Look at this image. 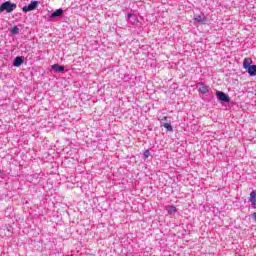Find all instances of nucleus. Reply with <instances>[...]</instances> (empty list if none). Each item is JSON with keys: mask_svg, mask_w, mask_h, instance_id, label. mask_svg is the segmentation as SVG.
Here are the masks:
<instances>
[{"mask_svg": "<svg viewBox=\"0 0 256 256\" xmlns=\"http://www.w3.org/2000/svg\"><path fill=\"white\" fill-rule=\"evenodd\" d=\"M17 9V4L12 3L11 1H6L0 6V13L6 11V13H13Z\"/></svg>", "mask_w": 256, "mask_h": 256, "instance_id": "1", "label": "nucleus"}, {"mask_svg": "<svg viewBox=\"0 0 256 256\" xmlns=\"http://www.w3.org/2000/svg\"><path fill=\"white\" fill-rule=\"evenodd\" d=\"M39 5L38 1H32L30 4H28L27 6H24L22 8V11L24 13H29V11H35V9H37V6Z\"/></svg>", "mask_w": 256, "mask_h": 256, "instance_id": "2", "label": "nucleus"}, {"mask_svg": "<svg viewBox=\"0 0 256 256\" xmlns=\"http://www.w3.org/2000/svg\"><path fill=\"white\" fill-rule=\"evenodd\" d=\"M194 23H202V25H207V16L205 14L194 15Z\"/></svg>", "mask_w": 256, "mask_h": 256, "instance_id": "3", "label": "nucleus"}, {"mask_svg": "<svg viewBox=\"0 0 256 256\" xmlns=\"http://www.w3.org/2000/svg\"><path fill=\"white\" fill-rule=\"evenodd\" d=\"M216 97L219 99V101H222L224 103H229L231 101V98L227 94L221 91L216 92Z\"/></svg>", "mask_w": 256, "mask_h": 256, "instance_id": "4", "label": "nucleus"}, {"mask_svg": "<svg viewBox=\"0 0 256 256\" xmlns=\"http://www.w3.org/2000/svg\"><path fill=\"white\" fill-rule=\"evenodd\" d=\"M51 69L55 73H63V71H65V66H61L59 64H54V65H52Z\"/></svg>", "mask_w": 256, "mask_h": 256, "instance_id": "5", "label": "nucleus"}, {"mask_svg": "<svg viewBox=\"0 0 256 256\" xmlns=\"http://www.w3.org/2000/svg\"><path fill=\"white\" fill-rule=\"evenodd\" d=\"M249 201L254 209H256V191H252L250 193Z\"/></svg>", "mask_w": 256, "mask_h": 256, "instance_id": "6", "label": "nucleus"}, {"mask_svg": "<svg viewBox=\"0 0 256 256\" xmlns=\"http://www.w3.org/2000/svg\"><path fill=\"white\" fill-rule=\"evenodd\" d=\"M166 211H167L168 215H175V213H177V207H175L173 205H168V206H166Z\"/></svg>", "mask_w": 256, "mask_h": 256, "instance_id": "7", "label": "nucleus"}, {"mask_svg": "<svg viewBox=\"0 0 256 256\" xmlns=\"http://www.w3.org/2000/svg\"><path fill=\"white\" fill-rule=\"evenodd\" d=\"M63 15V9H57L50 15V19H55L57 17H61Z\"/></svg>", "mask_w": 256, "mask_h": 256, "instance_id": "8", "label": "nucleus"}, {"mask_svg": "<svg viewBox=\"0 0 256 256\" xmlns=\"http://www.w3.org/2000/svg\"><path fill=\"white\" fill-rule=\"evenodd\" d=\"M14 67H21L23 65V58L17 56L13 62Z\"/></svg>", "mask_w": 256, "mask_h": 256, "instance_id": "9", "label": "nucleus"}, {"mask_svg": "<svg viewBox=\"0 0 256 256\" xmlns=\"http://www.w3.org/2000/svg\"><path fill=\"white\" fill-rule=\"evenodd\" d=\"M248 74L250 75V77H255L256 75V65H252L250 67L247 68Z\"/></svg>", "mask_w": 256, "mask_h": 256, "instance_id": "10", "label": "nucleus"}, {"mask_svg": "<svg viewBox=\"0 0 256 256\" xmlns=\"http://www.w3.org/2000/svg\"><path fill=\"white\" fill-rule=\"evenodd\" d=\"M198 85L200 93H202L203 95L209 93V88H207L203 83H199Z\"/></svg>", "mask_w": 256, "mask_h": 256, "instance_id": "11", "label": "nucleus"}, {"mask_svg": "<svg viewBox=\"0 0 256 256\" xmlns=\"http://www.w3.org/2000/svg\"><path fill=\"white\" fill-rule=\"evenodd\" d=\"M251 63H253V60L251 58H245L243 60V67H244V69H247L248 67H250Z\"/></svg>", "mask_w": 256, "mask_h": 256, "instance_id": "12", "label": "nucleus"}, {"mask_svg": "<svg viewBox=\"0 0 256 256\" xmlns=\"http://www.w3.org/2000/svg\"><path fill=\"white\" fill-rule=\"evenodd\" d=\"M161 127H164L165 129H167V131L173 132V126H171V124L169 123H162Z\"/></svg>", "mask_w": 256, "mask_h": 256, "instance_id": "13", "label": "nucleus"}, {"mask_svg": "<svg viewBox=\"0 0 256 256\" xmlns=\"http://www.w3.org/2000/svg\"><path fill=\"white\" fill-rule=\"evenodd\" d=\"M11 33H12V35H18V33H19V27L14 26V27L11 29Z\"/></svg>", "mask_w": 256, "mask_h": 256, "instance_id": "14", "label": "nucleus"}, {"mask_svg": "<svg viewBox=\"0 0 256 256\" xmlns=\"http://www.w3.org/2000/svg\"><path fill=\"white\" fill-rule=\"evenodd\" d=\"M144 159H149L151 157V152L149 150H145L143 153Z\"/></svg>", "mask_w": 256, "mask_h": 256, "instance_id": "15", "label": "nucleus"}, {"mask_svg": "<svg viewBox=\"0 0 256 256\" xmlns=\"http://www.w3.org/2000/svg\"><path fill=\"white\" fill-rule=\"evenodd\" d=\"M158 121H160V125H162L163 121H167V116H158Z\"/></svg>", "mask_w": 256, "mask_h": 256, "instance_id": "16", "label": "nucleus"}, {"mask_svg": "<svg viewBox=\"0 0 256 256\" xmlns=\"http://www.w3.org/2000/svg\"><path fill=\"white\" fill-rule=\"evenodd\" d=\"M131 17H133V14H130V13H129V14L127 15V19H131Z\"/></svg>", "mask_w": 256, "mask_h": 256, "instance_id": "17", "label": "nucleus"}, {"mask_svg": "<svg viewBox=\"0 0 256 256\" xmlns=\"http://www.w3.org/2000/svg\"><path fill=\"white\" fill-rule=\"evenodd\" d=\"M253 217H254V219H255V221H256V213L253 214Z\"/></svg>", "mask_w": 256, "mask_h": 256, "instance_id": "18", "label": "nucleus"}]
</instances>
